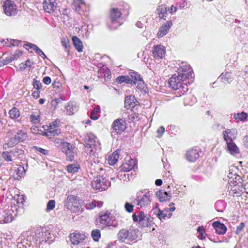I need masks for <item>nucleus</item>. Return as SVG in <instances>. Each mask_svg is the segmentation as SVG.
Wrapping results in <instances>:
<instances>
[{
    "label": "nucleus",
    "instance_id": "1",
    "mask_svg": "<svg viewBox=\"0 0 248 248\" xmlns=\"http://www.w3.org/2000/svg\"><path fill=\"white\" fill-rule=\"evenodd\" d=\"M85 152L90 156L94 155L101 149V144L93 133L87 134L84 138Z\"/></svg>",
    "mask_w": 248,
    "mask_h": 248
},
{
    "label": "nucleus",
    "instance_id": "2",
    "mask_svg": "<svg viewBox=\"0 0 248 248\" xmlns=\"http://www.w3.org/2000/svg\"><path fill=\"white\" fill-rule=\"evenodd\" d=\"M138 233L139 231L134 228H124L119 231L117 237L121 243L131 244L133 241H136Z\"/></svg>",
    "mask_w": 248,
    "mask_h": 248
},
{
    "label": "nucleus",
    "instance_id": "3",
    "mask_svg": "<svg viewBox=\"0 0 248 248\" xmlns=\"http://www.w3.org/2000/svg\"><path fill=\"white\" fill-rule=\"evenodd\" d=\"M109 21L108 23L111 30L117 29L120 25L119 20L121 17L122 13L118 8H112L109 11Z\"/></svg>",
    "mask_w": 248,
    "mask_h": 248
},
{
    "label": "nucleus",
    "instance_id": "4",
    "mask_svg": "<svg viewBox=\"0 0 248 248\" xmlns=\"http://www.w3.org/2000/svg\"><path fill=\"white\" fill-rule=\"evenodd\" d=\"M65 206L71 212L78 214L81 213L83 211L76 197L73 195H70L67 197Z\"/></svg>",
    "mask_w": 248,
    "mask_h": 248
},
{
    "label": "nucleus",
    "instance_id": "5",
    "mask_svg": "<svg viewBox=\"0 0 248 248\" xmlns=\"http://www.w3.org/2000/svg\"><path fill=\"white\" fill-rule=\"evenodd\" d=\"M27 137V134L25 132L22 130H19L14 137L10 138L6 142L3 147L5 149L12 147L19 142L25 140Z\"/></svg>",
    "mask_w": 248,
    "mask_h": 248
},
{
    "label": "nucleus",
    "instance_id": "6",
    "mask_svg": "<svg viewBox=\"0 0 248 248\" xmlns=\"http://www.w3.org/2000/svg\"><path fill=\"white\" fill-rule=\"evenodd\" d=\"M93 189L100 191L105 190L110 186V182L103 176H98L94 178L92 183Z\"/></svg>",
    "mask_w": 248,
    "mask_h": 248
},
{
    "label": "nucleus",
    "instance_id": "7",
    "mask_svg": "<svg viewBox=\"0 0 248 248\" xmlns=\"http://www.w3.org/2000/svg\"><path fill=\"white\" fill-rule=\"evenodd\" d=\"M23 150L15 148L9 151H5L2 153L1 156L7 162L13 161L17 158L19 155L23 154Z\"/></svg>",
    "mask_w": 248,
    "mask_h": 248
},
{
    "label": "nucleus",
    "instance_id": "8",
    "mask_svg": "<svg viewBox=\"0 0 248 248\" xmlns=\"http://www.w3.org/2000/svg\"><path fill=\"white\" fill-rule=\"evenodd\" d=\"M152 194L150 192H147L142 196H138L135 201L137 205L141 208H146L152 202Z\"/></svg>",
    "mask_w": 248,
    "mask_h": 248
},
{
    "label": "nucleus",
    "instance_id": "9",
    "mask_svg": "<svg viewBox=\"0 0 248 248\" xmlns=\"http://www.w3.org/2000/svg\"><path fill=\"white\" fill-rule=\"evenodd\" d=\"M59 121H55L48 126L46 125L47 129L43 133V135L46 137L59 135L61 133V130L59 128Z\"/></svg>",
    "mask_w": 248,
    "mask_h": 248
},
{
    "label": "nucleus",
    "instance_id": "10",
    "mask_svg": "<svg viewBox=\"0 0 248 248\" xmlns=\"http://www.w3.org/2000/svg\"><path fill=\"white\" fill-rule=\"evenodd\" d=\"M139 225L142 227L152 226L154 224L153 218L143 211L139 213Z\"/></svg>",
    "mask_w": 248,
    "mask_h": 248
},
{
    "label": "nucleus",
    "instance_id": "11",
    "mask_svg": "<svg viewBox=\"0 0 248 248\" xmlns=\"http://www.w3.org/2000/svg\"><path fill=\"white\" fill-rule=\"evenodd\" d=\"M126 128V123L123 119H117L115 120L112 124V132H115L117 134H121L124 131Z\"/></svg>",
    "mask_w": 248,
    "mask_h": 248
},
{
    "label": "nucleus",
    "instance_id": "12",
    "mask_svg": "<svg viewBox=\"0 0 248 248\" xmlns=\"http://www.w3.org/2000/svg\"><path fill=\"white\" fill-rule=\"evenodd\" d=\"M183 82L184 81L181 78H180L179 76L174 74L170 78L168 83L170 88L174 90H176L181 88H184Z\"/></svg>",
    "mask_w": 248,
    "mask_h": 248
},
{
    "label": "nucleus",
    "instance_id": "13",
    "mask_svg": "<svg viewBox=\"0 0 248 248\" xmlns=\"http://www.w3.org/2000/svg\"><path fill=\"white\" fill-rule=\"evenodd\" d=\"M3 10L5 14L8 16H15L17 13L16 5L13 1L6 0L3 5Z\"/></svg>",
    "mask_w": 248,
    "mask_h": 248
},
{
    "label": "nucleus",
    "instance_id": "14",
    "mask_svg": "<svg viewBox=\"0 0 248 248\" xmlns=\"http://www.w3.org/2000/svg\"><path fill=\"white\" fill-rule=\"evenodd\" d=\"M13 210L7 209L0 211V223H7L11 222L14 219Z\"/></svg>",
    "mask_w": 248,
    "mask_h": 248
},
{
    "label": "nucleus",
    "instance_id": "15",
    "mask_svg": "<svg viewBox=\"0 0 248 248\" xmlns=\"http://www.w3.org/2000/svg\"><path fill=\"white\" fill-rule=\"evenodd\" d=\"M67 145L66 147L62 148V152L65 154L67 160L72 161L74 159V155L77 153L76 149L71 143Z\"/></svg>",
    "mask_w": 248,
    "mask_h": 248
},
{
    "label": "nucleus",
    "instance_id": "16",
    "mask_svg": "<svg viewBox=\"0 0 248 248\" xmlns=\"http://www.w3.org/2000/svg\"><path fill=\"white\" fill-rule=\"evenodd\" d=\"M56 0H44L43 2L44 11L49 14L54 12L57 7Z\"/></svg>",
    "mask_w": 248,
    "mask_h": 248
},
{
    "label": "nucleus",
    "instance_id": "17",
    "mask_svg": "<svg viewBox=\"0 0 248 248\" xmlns=\"http://www.w3.org/2000/svg\"><path fill=\"white\" fill-rule=\"evenodd\" d=\"M152 53L154 58L159 59H162L165 55L166 50L163 46L158 45L154 46Z\"/></svg>",
    "mask_w": 248,
    "mask_h": 248
},
{
    "label": "nucleus",
    "instance_id": "18",
    "mask_svg": "<svg viewBox=\"0 0 248 248\" xmlns=\"http://www.w3.org/2000/svg\"><path fill=\"white\" fill-rule=\"evenodd\" d=\"M85 235L83 234L73 232L70 235L71 243L73 245L82 244L85 239Z\"/></svg>",
    "mask_w": 248,
    "mask_h": 248
},
{
    "label": "nucleus",
    "instance_id": "19",
    "mask_svg": "<svg viewBox=\"0 0 248 248\" xmlns=\"http://www.w3.org/2000/svg\"><path fill=\"white\" fill-rule=\"evenodd\" d=\"M236 136V130L235 129H227L223 132V137L226 142L233 141Z\"/></svg>",
    "mask_w": 248,
    "mask_h": 248
},
{
    "label": "nucleus",
    "instance_id": "20",
    "mask_svg": "<svg viewBox=\"0 0 248 248\" xmlns=\"http://www.w3.org/2000/svg\"><path fill=\"white\" fill-rule=\"evenodd\" d=\"M111 220L112 216H110V214L108 213L101 215L99 216L100 223L102 225L103 228L108 227L110 228L111 224H109V222Z\"/></svg>",
    "mask_w": 248,
    "mask_h": 248
},
{
    "label": "nucleus",
    "instance_id": "21",
    "mask_svg": "<svg viewBox=\"0 0 248 248\" xmlns=\"http://www.w3.org/2000/svg\"><path fill=\"white\" fill-rule=\"evenodd\" d=\"M138 102L136 100L134 95H129L126 96L125 99L124 105L127 109H132L135 108Z\"/></svg>",
    "mask_w": 248,
    "mask_h": 248
},
{
    "label": "nucleus",
    "instance_id": "22",
    "mask_svg": "<svg viewBox=\"0 0 248 248\" xmlns=\"http://www.w3.org/2000/svg\"><path fill=\"white\" fill-rule=\"evenodd\" d=\"M186 158L190 162H194L199 157V151L197 149L188 150L186 154Z\"/></svg>",
    "mask_w": 248,
    "mask_h": 248
},
{
    "label": "nucleus",
    "instance_id": "23",
    "mask_svg": "<svg viewBox=\"0 0 248 248\" xmlns=\"http://www.w3.org/2000/svg\"><path fill=\"white\" fill-rule=\"evenodd\" d=\"M172 25V22L170 21H167L163 26H162L157 33L158 37H162L168 32L169 29Z\"/></svg>",
    "mask_w": 248,
    "mask_h": 248
},
{
    "label": "nucleus",
    "instance_id": "24",
    "mask_svg": "<svg viewBox=\"0 0 248 248\" xmlns=\"http://www.w3.org/2000/svg\"><path fill=\"white\" fill-rule=\"evenodd\" d=\"M212 226L216 230V232L219 235L224 234L227 230V227L219 222H214L212 224Z\"/></svg>",
    "mask_w": 248,
    "mask_h": 248
},
{
    "label": "nucleus",
    "instance_id": "25",
    "mask_svg": "<svg viewBox=\"0 0 248 248\" xmlns=\"http://www.w3.org/2000/svg\"><path fill=\"white\" fill-rule=\"evenodd\" d=\"M227 151L232 155H235L239 154V150L236 144L233 141L226 142Z\"/></svg>",
    "mask_w": 248,
    "mask_h": 248
},
{
    "label": "nucleus",
    "instance_id": "26",
    "mask_svg": "<svg viewBox=\"0 0 248 248\" xmlns=\"http://www.w3.org/2000/svg\"><path fill=\"white\" fill-rule=\"evenodd\" d=\"M25 173V170L23 166H19L13 173V177L15 180L20 179Z\"/></svg>",
    "mask_w": 248,
    "mask_h": 248
},
{
    "label": "nucleus",
    "instance_id": "27",
    "mask_svg": "<svg viewBox=\"0 0 248 248\" xmlns=\"http://www.w3.org/2000/svg\"><path fill=\"white\" fill-rule=\"evenodd\" d=\"M40 112L39 111L32 112L30 116V121L33 124H38L40 122Z\"/></svg>",
    "mask_w": 248,
    "mask_h": 248
},
{
    "label": "nucleus",
    "instance_id": "28",
    "mask_svg": "<svg viewBox=\"0 0 248 248\" xmlns=\"http://www.w3.org/2000/svg\"><path fill=\"white\" fill-rule=\"evenodd\" d=\"M155 195L160 202L168 201L170 198V196L163 190L157 191L156 192Z\"/></svg>",
    "mask_w": 248,
    "mask_h": 248
},
{
    "label": "nucleus",
    "instance_id": "29",
    "mask_svg": "<svg viewBox=\"0 0 248 248\" xmlns=\"http://www.w3.org/2000/svg\"><path fill=\"white\" fill-rule=\"evenodd\" d=\"M66 113L68 115H73L75 112L78 110V108L76 103L70 102H69L65 107Z\"/></svg>",
    "mask_w": 248,
    "mask_h": 248
},
{
    "label": "nucleus",
    "instance_id": "30",
    "mask_svg": "<svg viewBox=\"0 0 248 248\" xmlns=\"http://www.w3.org/2000/svg\"><path fill=\"white\" fill-rule=\"evenodd\" d=\"M119 151L117 150L109 155L108 161L110 165L113 166L117 163L119 157Z\"/></svg>",
    "mask_w": 248,
    "mask_h": 248
},
{
    "label": "nucleus",
    "instance_id": "31",
    "mask_svg": "<svg viewBox=\"0 0 248 248\" xmlns=\"http://www.w3.org/2000/svg\"><path fill=\"white\" fill-rule=\"evenodd\" d=\"M135 165V161L133 159H131L128 162L123 164L121 167V170L124 172L129 171L132 170Z\"/></svg>",
    "mask_w": 248,
    "mask_h": 248
},
{
    "label": "nucleus",
    "instance_id": "32",
    "mask_svg": "<svg viewBox=\"0 0 248 248\" xmlns=\"http://www.w3.org/2000/svg\"><path fill=\"white\" fill-rule=\"evenodd\" d=\"M72 41L76 49L79 52L82 51L83 46L80 40L78 37L74 36L72 37Z\"/></svg>",
    "mask_w": 248,
    "mask_h": 248
},
{
    "label": "nucleus",
    "instance_id": "33",
    "mask_svg": "<svg viewBox=\"0 0 248 248\" xmlns=\"http://www.w3.org/2000/svg\"><path fill=\"white\" fill-rule=\"evenodd\" d=\"M103 205V202L101 201H94L92 202L87 203L85 205V207L88 210H92L94 209L95 207H100Z\"/></svg>",
    "mask_w": 248,
    "mask_h": 248
},
{
    "label": "nucleus",
    "instance_id": "34",
    "mask_svg": "<svg viewBox=\"0 0 248 248\" xmlns=\"http://www.w3.org/2000/svg\"><path fill=\"white\" fill-rule=\"evenodd\" d=\"M153 213L161 221L165 220L167 216V214L164 213V211H161L158 208L154 209Z\"/></svg>",
    "mask_w": 248,
    "mask_h": 248
},
{
    "label": "nucleus",
    "instance_id": "35",
    "mask_svg": "<svg viewBox=\"0 0 248 248\" xmlns=\"http://www.w3.org/2000/svg\"><path fill=\"white\" fill-rule=\"evenodd\" d=\"M156 13L159 15L160 18H164L167 15V8L164 5H161L158 6L156 9Z\"/></svg>",
    "mask_w": 248,
    "mask_h": 248
},
{
    "label": "nucleus",
    "instance_id": "36",
    "mask_svg": "<svg viewBox=\"0 0 248 248\" xmlns=\"http://www.w3.org/2000/svg\"><path fill=\"white\" fill-rule=\"evenodd\" d=\"M54 143L56 146L60 148L62 151L63 147H66V145H67V144H69V143L64 142L63 140L60 138L55 139Z\"/></svg>",
    "mask_w": 248,
    "mask_h": 248
},
{
    "label": "nucleus",
    "instance_id": "37",
    "mask_svg": "<svg viewBox=\"0 0 248 248\" xmlns=\"http://www.w3.org/2000/svg\"><path fill=\"white\" fill-rule=\"evenodd\" d=\"M79 165L78 163H74L67 166V170L69 173H74L78 171Z\"/></svg>",
    "mask_w": 248,
    "mask_h": 248
},
{
    "label": "nucleus",
    "instance_id": "38",
    "mask_svg": "<svg viewBox=\"0 0 248 248\" xmlns=\"http://www.w3.org/2000/svg\"><path fill=\"white\" fill-rule=\"evenodd\" d=\"M184 75H179V77L181 78V79L184 81L186 79H191V82L193 81V73L192 72V70H188L186 72L183 73Z\"/></svg>",
    "mask_w": 248,
    "mask_h": 248
},
{
    "label": "nucleus",
    "instance_id": "39",
    "mask_svg": "<svg viewBox=\"0 0 248 248\" xmlns=\"http://www.w3.org/2000/svg\"><path fill=\"white\" fill-rule=\"evenodd\" d=\"M9 114L12 119H16L20 116L19 111L16 108H14L11 109L9 112Z\"/></svg>",
    "mask_w": 248,
    "mask_h": 248
},
{
    "label": "nucleus",
    "instance_id": "40",
    "mask_svg": "<svg viewBox=\"0 0 248 248\" xmlns=\"http://www.w3.org/2000/svg\"><path fill=\"white\" fill-rule=\"evenodd\" d=\"M34 62L32 61L28 60L25 63H21L19 64V68L20 70H23L27 68H31Z\"/></svg>",
    "mask_w": 248,
    "mask_h": 248
},
{
    "label": "nucleus",
    "instance_id": "41",
    "mask_svg": "<svg viewBox=\"0 0 248 248\" xmlns=\"http://www.w3.org/2000/svg\"><path fill=\"white\" fill-rule=\"evenodd\" d=\"M117 82L119 83H121L122 82H126L127 83H132V80L129 79V77L127 76H119L117 78Z\"/></svg>",
    "mask_w": 248,
    "mask_h": 248
},
{
    "label": "nucleus",
    "instance_id": "42",
    "mask_svg": "<svg viewBox=\"0 0 248 248\" xmlns=\"http://www.w3.org/2000/svg\"><path fill=\"white\" fill-rule=\"evenodd\" d=\"M233 117L235 119L238 121H243L247 118L248 114L243 112L234 114Z\"/></svg>",
    "mask_w": 248,
    "mask_h": 248
},
{
    "label": "nucleus",
    "instance_id": "43",
    "mask_svg": "<svg viewBox=\"0 0 248 248\" xmlns=\"http://www.w3.org/2000/svg\"><path fill=\"white\" fill-rule=\"evenodd\" d=\"M191 70L189 65H184L180 66L178 70V76L184 75V72H186L188 70Z\"/></svg>",
    "mask_w": 248,
    "mask_h": 248
},
{
    "label": "nucleus",
    "instance_id": "44",
    "mask_svg": "<svg viewBox=\"0 0 248 248\" xmlns=\"http://www.w3.org/2000/svg\"><path fill=\"white\" fill-rule=\"evenodd\" d=\"M133 83L135 85H137V88L140 91L143 90L145 87L144 82L142 80V78H141V79H139L137 81H133Z\"/></svg>",
    "mask_w": 248,
    "mask_h": 248
},
{
    "label": "nucleus",
    "instance_id": "45",
    "mask_svg": "<svg viewBox=\"0 0 248 248\" xmlns=\"http://www.w3.org/2000/svg\"><path fill=\"white\" fill-rule=\"evenodd\" d=\"M92 236L95 241H98L101 236L100 230L98 229L93 230L92 232Z\"/></svg>",
    "mask_w": 248,
    "mask_h": 248
},
{
    "label": "nucleus",
    "instance_id": "46",
    "mask_svg": "<svg viewBox=\"0 0 248 248\" xmlns=\"http://www.w3.org/2000/svg\"><path fill=\"white\" fill-rule=\"evenodd\" d=\"M219 78L222 80V81L225 83L226 82L229 83L232 81V78L230 76L229 73H226L225 74L223 73L220 76Z\"/></svg>",
    "mask_w": 248,
    "mask_h": 248
},
{
    "label": "nucleus",
    "instance_id": "47",
    "mask_svg": "<svg viewBox=\"0 0 248 248\" xmlns=\"http://www.w3.org/2000/svg\"><path fill=\"white\" fill-rule=\"evenodd\" d=\"M129 74L131 78L134 79V81L132 80V83H133V81H137L139 79H141L142 78V77L140 74H139L137 72H135V71L130 72L129 73Z\"/></svg>",
    "mask_w": 248,
    "mask_h": 248
},
{
    "label": "nucleus",
    "instance_id": "48",
    "mask_svg": "<svg viewBox=\"0 0 248 248\" xmlns=\"http://www.w3.org/2000/svg\"><path fill=\"white\" fill-rule=\"evenodd\" d=\"M23 47L27 50H29V49H31L35 50V51L38 48V47L36 45L30 43H27L23 45Z\"/></svg>",
    "mask_w": 248,
    "mask_h": 248
},
{
    "label": "nucleus",
    "instance_id": "49",
    "mask_svg": "<svg viewBox=\"0 0 248 248\" xmlns=\"http://www.w3.org/2000/svg\"><path fill=\"white\" fill-rule=\"evenodd\" d=\"M33 88L36 90L40 91V89L42 87V85L41 83L40 82V81L37 80L35 79H34L33 80Z\"/></svg>",
    "mask_w": 248,
    "mask_h": 248
},
{
    "label": "nucleus",
    "instance_id": "50",
    "mask_svg": "<svg viewBox=\"0 0 248 248\" xmlns=\"http://www.w3.org/2000/svg\"><path fill=\"white\" fill-rule=\"evenodd\" d=\"M55 206V202L54 200H50L47 204L46 207V210L47 211H50L54 208Z\"/></svg>",
    "mask_w": 248,
    "mask_h": 248
},
{
    "label": "nucleus",
    "instance_id": "51",
    "mask_svg": "<svg viewBox=\"0 0 248 248\" xmlns=\"http://www.w3.org/2000/svg\"><path fill=\"white\" fill-rule=\"evenodd\" d=\"M197 231L199 232L200 234L201 235L202 239L205 238L206 235L205 233H204V229L203 226L199 227L197 229Z\"/></svg>",
    "mask_w": 248,
    "mask_h": 248
},
{
    "label": "nucleus",
    "instance_id": "52",
    "mask_svg": "<svg viewBox=\"0 0 248 248\" xmlns=\"http://www.w3.org/2000/svg\"><path fill=\"white\" fill-rule=\"evenodd\" d=\"M245 226V223L243 222H241L239 224V225L236 227L235 233L237 234H239L242 232V230L243 229V228H244Z\"/></svg>",
    "mask_w": 248,
    "mask_h": 248
},
{
    "label": "nucleus",
    "instance_id": "53",
    "mask_svg": "<svg viewBox=\"0 0 248 248\" xmlns=\"http://www.w3.org/2000/svg\"><path fill=\"white\" fill-rule=\"evenodd\" d=\"M124 207L126 211L131 213L133 210L134 206L129 202H126L124 205Z\"/></svg>",
    "mask_w": 248,
    "mask_h": 248
},
{
    "label": "nucleus",
    "instance_id": "54",
    "mask_svg": "<svg viewBox=\"0 0 248 248\" xmlns=\"http://www.w3.org/2000/svg\"><path fill=\"white\" fill-rule=\"evenodd\" d=\"M165 132V128L163 126H161L158 128L157 131L158 135L157 138H160Z\"/></svg>",
    "mask_w": 248,
    "mask_h": 248
},
{
    "label": "nucleus",
    "instance_id": "55",
    "mask_svg": "<svg viewBox=\"0 0 248 248\" xmlns=\"http://www.w3.org/2000/svg\"><path fill=\"white\" fill-rule=\"evenodd\" d=\"M68 40L65 38H63L61 41L62 45L65 47L66 50H67L69 48L68 45Z\"/></svg>",
    "mask_w": 248,
    "mask_h": 248
},
{
    "label": "nucleus",
    "instance_id": "56",
    "mask_svg": "<svg viewBox=\"0 0 248 248\" xmlns=\"http://www.w3.org/2000/svg\"><path fill=\"white\" fill-rule=\"evenodd\" d=\"M10 43L13 46H21V42L18 40L11 39Z\"/></svg>",
    "mask_w": 248,
    "mask_h": 248
},
{
    "label": "nucleus",
    "instance_id": "57",
    "mask_svg": "<svg viewBox=\"0 0 248 248\" xmlns=\"http://www.w3.org/2000/svg\"><path fill=\"white\" fill-rule=\"evenodd\" d=\"M35 148L36 149L37 151L39 152L40 153H41V154H42L44 155H47L48 154L49 152L48 150H45V149H43L40 147H35Z\"/></svg>",
    "mask_w": 248,
    "mask_h": 248
},
{
    "label": "nucleus",
    "instance_id": "58",
    "mask_svg": "<svg viewBox=\"0 0 248 248\" xmlns=\"http://www.w3.org/2000/svg\"><path fill=\"white\" fill-rule=\"evenodd\" d=\"M170 207H167L165 209V211L166 212H168L169 211L171 212H173L175 210V207H174V203L173 202H171L170 205Z\"/></svg>",
    "mask_w": 248,
    "mask_h": 248
},
{
    "label": "nucleus",
    "instance_id": "59",
    "mask_svg": "<svg viewBox=\"0 0 248 248\" xmlns=\"http://www.w3.org/2000/svg\"><path fill=\"white\" fill-rule=\"evenodd\" d=\"M51 80L49 77H45L43 79V82L46 85H48L51 83Z\"/></svg>",
    "mask_w": 248,
    "mask_h": 248
},
{
    "label": "nucleus",
    "instance_id": "60",
    "mask_svg": "<svg viewBox=\"0 0 248 248\" xmlns=\"http://www.w3.org/2000/svg\"><path fill=\"white\" fill-rule=\"evenodd\" d=\"M38 55L42 57L44 59L46 58L44 53L38 47L35 51Z\"/></svg>",
    "mask_w": 248,
    "mask_h": 248
},
{
    "label": "nucleus",
    "instance_id": "61",
    "mask_svg": "<svg viewBox=\"0 0 248 248\" xmlns=\"http://www.w3.org/2000/svg\"><path fill=\"white\" fill-rule=\"evenodd\" d=\"M40 91L35 90L33 92V93H32V96L35 99H37L40 96Z\"/></svg>",
    "mask_w": 248,
    "mask_h": 248
},
{
    "label": "nucleus",
    "instance_id": "62",
    "mask_svg": "<svg viewBox=\"0 0 248 248\" xmlns=\"http://www.w3.org/2000/svg\"><path fill=\"white\" fill-rule=\"evenodd\" d=\"M109 224H111L110 228H115L118 226V223L116 222V220L115 219H112V220L110 221Z\"/></svg>",
    "mask_w": 248,
    "mask_h": 248
},
{
    "label": "nucleus",
    "instance_id": "63",
    "mask_svg": "<svg viewBox=\"0 0 248 248\" xmlns=\"http://www.w3.org/2000/svg\"><path fill=\"white\" fill-rule=\"evenodd\" d=\"M100 107L99 106H97L93 108V110L92 113L95 114H97L100 112Z\"/></svg>",
    "mask_w": 248,
    "mask_h": 248
},
{
    "label": "nucleus",
    "instance_id": "64",
    "mask_svg": "<svg viewBox=\"0 0 248 248\" xmlns=\"http://www.w3.org/2000/svg\"><path fill=\"white\" fill-rule=\"evenodd\" d=\"M84 1L83 0H74L73 4H84Z\"/></svg>",
    "mask_w": 248,
    "mask_h": 248
}]
</instances>
